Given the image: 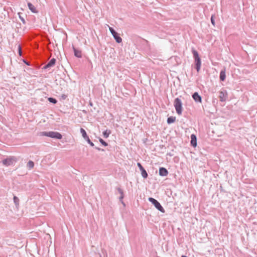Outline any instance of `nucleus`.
Segmentation results:
<instances>
[{
	"instance_id": "18",
	"label": "nucleus",
	"mask_w": 257,
	"mask_h": 257,
	"mask_svg": "<svg viewBox=\"0 0 257 257\" xmlns=\"http://www.w3.org/2000/svg\"><path fill=\"white\" fill-rule=\"evenodd\" d=\"M176 117L173 116H170L167 118V123L168 124H171L175 121Z\"/></svg>"
},
{
	"instance_id": "27",
	"label": "nucleus",
	"mask_w": 257,
	"mask_h": 257,
	"mask_svg": "<svg viewBox=\"0 0 257 257\" xmlns=\"http://www.w3.org/2000/svg\"><path fill=\"white\" fill-rule=\"evenodd\" d=\"M19 54L20 55H21V53H22L21 48V46L20 45L19 46Z\"/></svg>"
},
{
	"instance_id": "19",
	"label": "nucleus",
	"mask_w": 257,
	"mask_h": 257,
	"mask_svg": "<svg viewBox=\"0 0 257 257\" xmlns=\"http://www.w3.org/2000/svg\"><path fill=\"white\" fill-rule=\"evenodd\" d=\"M111 133L110 131L106 130L103 132V136L104 138H107L109 137V135Z\"/></svg>"
},
{
	"instance_id": "21",
	"label": "nucleus",
	"mask_w": 257,
	"mask_h": 257,
	"mask_svg": "<svg viewBox=\"0 0 257 257\" xmlns=\"http://www.w3.org/2000/svg\"><path fill=\"white\" fill-rule=\"evenodd\" d=\"M99 141L100 143L104 146H108V144L105 142L102 139L99 138Z\"/></svg>"
},
{
	"instance_id": "8",
	"label": "nucleus",
	"mask_w": 257,
	"mask_h": 257,
	"mask_svg": "<svg viewBox=\"0 0 257 257\" xmlns=\"http://www.w3.org/2000/svg\"><path fill=\"white\" fill-rule=\"evenodd\" d=\"M227 96V93L226 90H223L219 92V98L220 101H225Z\"/></svg>"
},
{
	"instance_id": "23",
	"label": "nucleus",
	"mask_w": 257,
	"mask_h": 257,
	"mask_svg": "<svg viewBox=\"0 0 257 257\" xmlns=\"http://www.w3.org/2000/svg\"><path fill=\"white\" fill-rule=\"evenodd\" d=\"M116 190H117L118 192L119 193L120 195H123V191L121 188L117 187L116 188Z\"/></svg>"
},
{
	"instance_id": "9",
	"label": "nucleus",
	"mask_w": 257,
	"mask_h": 257,
	"mask_svg": "<svg viewBox=\"0 0 257 257\" xmlns=\"http://www.w3.org/2000/svg\"><path fill=\"white\" fill-rule=\"evenodd\" d=\"M137 166L139 168L141 172L142 177L145 179L147 178L148 176V173L146 170L144 168L142 164L140 163H138Z\"/></svg>"
},
{
	"instance_id": "22",
	"label": "nucleus",
	"mask_w": 257,
	"mask_h": 257,
	"mask_svg": "<svg viewBox=\"0 0 257 257\" xmlns=\"http://www.w3.org/2000/svg\"><path fill=\"white\" fill-rule=\"evenodd\" d=\"M14 202L16 205H19V199L16 196L14 197Z\"/></svg>"
},
{
	"instance_id": "15",
	"label": "nucleus",
	"mask_w": 257,
	"mask_h": 257,
	"mask_svg": "<svg viewBox=\"0 0 257 257\" xmlns=\"http://www.w3.org/2000/svg\"><path fill=\"white\" fill-rule=\"evenodd\" d=\"M74 55L77 58H81L82 54H81V51L78 49H77L74 47H73Z\"/></svg>"
},
{
	"instance_id": "4",
	"label": "nucleus",
	"mask_w": 257,
	"mask_h": 257,
	"mask_svg": "<svg viewBox=\"0 0 257 257\" xmlns=\"http://www.w3.org/2000/svg\"><path fill=\"white\" fill-rule=\"evenodd\" d=\"M148 200L151 202L158 210L163 213L165 212V209L156 199L152 197H149Z\"/></svg>"
},
{
	"instance_id": "10",
	"label": "nucleus",
	"mask_w": 257,
	"mask_h": 257,
	"mask_svg": "<svg viewBox=\"0 0 257 257\" xmlns=\"http://www.w3.org/2000/svg\"><path fill=\"white\" fill-rule=\"evenodd\" d=\"M56 63V59L52 58L50 60V61L46 64L43 68V69H47L49 68L53 67L55 65Z\"/></svg>"
},
{
	"instance_id": "13",
	"label": "nucleus",
	"mask_w": 257,
	"mask_h": 257,
	"mask_svg": "<svg viewBox=\"0 0 257 257\" xmlns=\"http://www.w3.org/2000/svg\"><path fill=\"white\" fill-rule=\"evenodd\" d=\"M168 174V170L164 167H160L159 169V175L161 176H167Z\"/></svg>"
},
{
	"instance_id": "3",
	"label": "nucleus",
	"mask_w": 257,
	"mask_h": 257,
	"mask_svg": "<svg viewBox=\"0 0 257 257\" xmlns=\"http://www.w3.org/2000/svg\"><path fill=\"white\" fill-rule=\"evenodd\" d=\"M42 136L49 137L52 138L60 140L62 138V136L58 132H43L41 133Z\"/></svg>"
},
{
	"instance_id": "2",
	"label": "nucleus",
	"mask_w": 257,
	"mask_h": 257,
	"mask_svg": "<svg viewBox=\"0 0 257 257\" xmlns=\"http://www.w3.org/2000/svg\"><path fill=\"white\" fill-rule=\"evenodd\" d=\"M174 105L177 114L181 115L183 110L182 103L181 99L179 98H175L174 102Z\"/></svg>"
},
{
	"instance_id": "30",
	"label": "nucleus",
	"mask_w": 257,
	"mask_h": 257,
	"mask_svg": "<svg viewBox=\"0 0 257 257\" xmlns=\"http://www.w3.org/2000/svg\"><path fill=\"white\" fill-rule=\"evenodd\" d=\"M255 141H256V142H257V138L255 139Z\"/></svg>"
},
{
	"instance_id": "14",
	"label": "nucleus",
	"mask_w": 257,
	"mask_h": 257,
	"mask_svg": "<svg viewBox=\"0 0 257 257\" xmlns=\"http://www.w3.org/2000/svg\"><path fill=\"white\" fill-rule=\"evenodd\" d=\"M225 71H226L225 68H224L223 69H222L221 70V71L220 72L219 79H220V80L221 81H224L225 80V78H226Z\"/></svg>"
},
{
	"instance_id": "6",
	"label": "nucleus",
	"mask_w": 257,
	"mask_h": 257,
	"mask_svg": "<svg viewBox=\"0 0 257 257\" xmlns=\"http://www.w3.org/2000/svg\"><path fill=\"white\" fill-rule=\"evenodd\" d=\"M109 28V30L116 42L118 43H120L122 42V39L119 36V34L112 28L107 25Z\"/></svg>"
},
{
	"instance_id": "24",
	"label": "nucleus",
	"mask_w": 257,
	"mask_h": 257,
	"mask_svg": "<svg viewBox=\"0 0 257 257\" xmlns=\"http://www.w3.org/2000/svg\"><path fill=\"white\" fill-rule=\"evenodd\" d=\"M19 18H20V20L22 21V22H23V23L25 24L26 22H25L24 18L23 17H21L20 13H19Z\"/></svg>"
},
{
	"instance_id": "1",
	"label": "nucleus",
	"mask_w": 257,
	"mask_h": 257,
	"mask_svg": "<svg viewBox=\"0 0 257 257\" xmlns=\"http://www.w3.org/2000/svg\"><path fill=\"white\" fill-rule=\"evenodd\" d=\"M193 57L195 60V68L199 72L201 65V61L197 51L194 49L192 50Z\"/></svg>"
},
{
	"instance_id": "29",
	"label": "nucleus",
	"mask_w": 257,
	"mask_h": 257,
	"mask_svg": "<svg viewBox=\"0 0 257 257\" xmlns=\"http://www.w3.org/2000/svg\"><path fill=\"white\" fill-rule=\"evenodd\" d=\"M90 105H92V103H91V102H90Z\"/></svg>"
},
{
	"instance_id": "11",
	"label": "nucleus",
	"mask_w": 257,
	"mask_h": 257,
	"mask_svg": "<svg viewBox=\"0 0 257 257\" xmlns=\"http://www.w3.org/2000/svg\"><path fill=\"white\" fill-rule=\"evenodd\" d=\"M192 98L196 102H201L202 101L201 97L199 95L198 92H194L192 94Z\"/></svg>"
},
{
	"instance_id": "25",
	"label": "nucleus",
	"mask_w": 257,
	"mask_h": 257,
	"mask_svg": "<svg viewBox=\"0 0 257 257\" xmlns=\"http://www.w3.org/2000/svg\"><path fill=\"white\" fill-rule=\"evenodd\" d=\"M211 24L214 26H215V20H214V19L213 16H212L211 17Z\"/></svg>"
},
{
	"instance_id": "17",
	"label": "nucleus",
	"mask_w": 257,
	"mask_h": 257,
	"mask_svg": "<svg viewBox=\"0 0 257 257\" xmlns=\"http://www.w3.org/2000/svg\"><path fill=\"white\" fill-rule=\"evenodd\" d=\"M34 167V163L32 161H29L27 164V167L29 169L31 170L33 169Z\"/></svg>"
},
{
	"instance_id": "12",
	"label": "nucleus",
	"mask_w": 257,
	"mask_h": 257,
	"mask_svg": "<svg viewBox=\"0 0 257 257\" xmlns=\"http://www.w3.org/2000/svg\"><path fill=\"white\" fill-rule=\"evenodd\" d=\"M191 145L193 147H196L197 146V138L194 134L191 135Z\"/></svg>"
},
{
	"instance_id": "20",
	"label": "nucleus",
	"mask_w": 257,
	"mask_h": 257,
	"mask_svg": "<svg viewBox=\"0 0 257 257\" xmlns=\"http://www.w3.org/2000/svg\"><path fill=\"white\" fill-rule=\"evenodd\" d=\"M48 100L50 102L52 103L53 104H56L57 102V99L53 97H49L48 98Z\"/></svg>"
},
{
	"instance_id": "26",
	"label": "nucleus",
	"mask_w": 257,
	"mask_h": 257,
	"mask_svg": "<svg viewBox=\"0 0 257 257\" xmlns=\"http://www.w3.org/2000/svg\"><path fill=\"white\" fill-rule=\"evenodd\" d=\"M123 198H124V194H123V195H121L120 196V197H119V200L121 202V203H122L123 205H124V204L123 202L122 201V199H123Z\"/></svg>"
},
{
	"instance_id": "7",
	"label": "nucleus",
	"mask_w": 257,
	"mask_h": 257,
	"mask_svg": "<svg viewBox=\"0 0 257 257\" xmlns=\"http://www.w3.org/2000/svg\"><path fill=\"white\" fill-rule=\"evenodd\" d=\"M80 133L82 134L83 138L87 141V142L91 146L94 147V144L91 141L88 136L87 135V133L84 129L83 128H80Z\"/></svg>"
},
{
	"instance_id": "5",
	"label": "nucleus",
	"mask_w": 257,
	"mask_h": 257,
	"mask_svg": "<svg viewBox=\"0 0 257 257\" xmlns=\"http://www.w3.org/2000/svg\"><path fill=\"white\" fill-rule=\"evenodd\" d=\"M17 162V158L15 157H9L2 161L3 164L6 166L13 165Z\"/></svg>"
},
{
	"instance_id": "16",
	"label": "nucleus",
	"mask_w": 257,
	"mask_h": 257,
	"mask_svg": "<svg viewBox=\"0 0 257 257\" xmlns=\"http://www.w3.org/2000/svg\"><path fill=\"white\" fill-rule=\"evenodd\" d=\"M28 6L29 7V9L32 11V12L34 13H38V11L36 10V9L35 7V6L31 3H28Z\"/></svg>"
},
{
	"instance_id": "28",
	"label": "nucleus",
	"mask_w": 257,
	"mask_h": 257,
	"mask_svg": "<svg viewBox=\"0 0 257 257\" xmlns=\"http://www.w3.org/2000/svg\"><path fill=\"white\" fill-rule=\"evenodd\" d=\"M95 149L98 151H104V149H100L99 148H98V147H95Z\"/></svg>"
}]
</instances>
